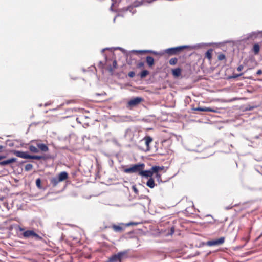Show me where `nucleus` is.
<instances>
[{
	"instance_id": "nucleus-39",
	"label": "nucleus",
	"mask_w": 262,
	"mask_h": 262,
	"mask_svg": "<svg viewBox=\"0 0 262 262\" xmlns=\"http://www.w3.org/2000/svg\"><path fill=\"white\" fill-rule=\"evenodd\" d=\"M156 175V177L159 179L160 178H161V175L160 174V173H158V174H155Z\"/></svg>"
},
{
	"instance_id": "nucleus-40",
	"label": "nucleus",
	"mask_w": 262,
	"mask_h": 262,
	"mask_svg": "<svg viewBox=\"0 0 262 262\" xmlns=\"http://www.w3.org/2000/svg\"><path fill=\"white\" fill-rule=\"evenodd\" d=\"M4 148V146L2 145H0V152L2 151L3 149Z\"/></svg>"
},
{
	"instance_id": "nucleus-29",
	"label": "nucleus",
	"mask_w": 262,
	"mask_h": 262,
	"mask_svg": "<svg viewBox=\"0 0 262 262\" xmlns=\"http://www.w3.org/2000/svg\"><path fill=\"white\" fill-rule=\"evenodd\" d=\"M217 58H218L219 60L221 61V60H223L225 59L226 57L224 54L221 53L218 55Z\"/></svg>"
},
{
	"instance_id": "nucleus-37",
	"label": "nucleus",
	"mask_w": 262,
	"mask_h": 262,
	"mask_svg": "<svg viewBox=\"0 0 262 262\" xmlns=\"http://www.w3.org/2000/svg\"><path fill=\"white\" fill-rule=\"evenodd\" d=\"M262 74V71L261 70H258L257 72H256V74L257 75H261Z\"/></svg>"
},
{
	"instance_id": "nucleus-28",
	"label": "nucleus",
	"mask_w": 262,
	"mask_h": 262,
	"mask_svg": "<svg viewBox=\"0 0 262 262\" xmlns=\"http://www.w3.org/2000/svg\"><path fill=\"white\" fill-rule=\"evenodd\" d=\"M136 67L138 69L143 68L144 67V63L142 61H140L137 63Z\"/></svg>"
},
{
	"instance_id": "nucleus-32",
	"label": "nucleus",
	"mask_w": 262,
	"mask_h": 262,
	"mask_svg": "<svg viewBox=\"0 0 262 262\" xmlns=\"http://www.w3.org/2000/svg\"><path fill=\"white\" fill-rule=\"evenodd\" d=\"M128 75L129 77L133 78L135 76V73L134 71H130L128 73Z\"/></svg>"
},
{
	"instance_id": "nucleus-24",
	"label": "nucleus",
	"mask_w": 262,
	"mask_h": 262,
	"mask_svg": "<svg viewBox=\"0 0 262 262\" xmlns=\"http://www.w3.org/2000/svg\"><path fill=\"white\" fill-rule=\"evenodd\" d=\"M178 62V59L177 58H172L169 60V64L171 66H174L177 64Z\"/></svg>"
},
{
	"instance_id": "nucleus-7",
	"label": "nucleus",
	"mask_w": 262,
	"mask_h": 262,
	"mask_svg": "<svg viewBox=\"0 0 262 262\" xmlns=\"http://www.w3.org/2000/svg\"><path fill=\"white\" fill-rule=\"evenodd\" d=\"M225 242V237H221L218 239H213L208 242V245L209 246H216L222 245Z\"/></svg>"
},
{
	"instance_id": "nucleus-34",
	"label": "nucleus",
	"mask_w": 262,
	"mask_h": 262,
	"mask_svg": "<svg viewBox=\"0 0 262 262\" xmlns=\"http://www.w3.org/2000/svg\"><path fill=\"white\" fill-rule=\"evenodd\" d=\"M244 68V66L243 65H240L237 67V71H241Z\"/></svg>"
},
{
	"instance_id": "nucleus-33",
	"label": "nucleus",
	"mask_w": 262,
	"mask_h": 262,
	"mask_svg": "<svg viewBox=\"0 0 262 262\" xmlns=\"http://www.w3.org/2000/svg\"><path fill=\"white\" fill-rule=\"evenodd\" d=\"M117 61L116 60H114L113 62V68L114 69H115L117 68Z\"/></svg>"
},
{
	"instance_id": "nucleus-9",
	"label": "nucleus",
	"mask_w": 262,
	"mask_h": 262,
	"mask_svg": "<svg viewBox=\"0 0 262 262\" xmlns=\"http://www.w3.org/2000/svg\"><path fill=\"white\" fill-rule=\"evenodd\" d=\"M122 225L123 224L113 225L111 228L115 232L121 233L124 230L123 227L122 226Z\"/></svg>"
},
{
	"instance_id": "nucleus-42",
	"label": "nucleus",
	"mask_w": 262,
	"mask_h": 262,
	"mask_svg": "<svg viewBox=\"0 0 262 262\" xmlns=\"http://www.w3.org/2000/svg\"><path fill=\"white\" fill-rule=\"evenodd\" d=\"M5 158L4 156H0V160Z\"/></svg>"
},
{
	"instance_id": "nucleus-16",
	"label": "nucleus",
	"mask_w": 262,
	"mask_h": 262,
	"mask_svg": "<svg viewBox=\"0 0 262 262\" xmlns=\"http://www.w3.org/2000/svg\"><path fill=\"white\" fill-rule=\"evenodd\" d=\"M172 74L173 76L178 77L181 74L182 70L180 68H178L172 70Z\"/></svg>"
},
{
	"instance_id": "nucleus-18",
	"label": "nucleus",
	"mask_w": 262,
	"mask_h": 262,
	"mask_svg": "<svg viewBox=\"0 0 262 262\" xmlns=\"http://www.w3.org/2000/svg\"><path fill=\"white\" fill-rule=\"evenodd\" d=\"M146 185L150 188H153L155 186V183L152 178H149L146 183Z\"/></svg>"
},
{
	"instance_id": "nucleus-8",
	"label": "nucleus",
	"mask_w": 262,
	"mask_h": 262,
	"mask_svg": "<svg viewBox=\"0 0 262 262\" xmlns=\"http://www.w3.org/2000/svg\"><path fill=\"white\" fill-rule=\"evenodd\" d=\"M195 111H202V112H214L216 113L217 112V108H212L210 107H198L194 109Z\"/></svg>"
},
{
	"instance_id": "nucleus-38",
	"label": "nucleus",
	"mask_w": 262,
	"mask_h": 262,
	"mask_svg": "<svg viewBox=\"0 0 262 262\" xmlns=\"http://www.w3.org/2000/svg\"><path fill=\"white\" fill-rule=\"evenodd\" d=\"M136 224L134 223H132V222H130V223H129L128 224H127L126 225V226H130V225H136Z\"/></svg>"
},
{
	"instance_id": "nucleus-15",
	"label": "nucleus",
	"mask_w": 262,
	"mask_h": 262,
	"mask_svg": "<svg viewBox=\"0 0 262 262\" xmlns=\"http://www.w3.org/2000/svg\"><path fill=\"white\" fill-rule=\"evenodd\" d=\"M146 62L148 66L150 68L152 67L155 64V60L152 57L148 56L146 57Z\"/></svg>"
},
{
	"instance_id": "nucleus-36",
	"label": "nucleus",
	"mask_w": 262,
	"mask_h": 262,
	"mask_svg": "<svg viewBox=\"0 0 262 262\" xmlns=\"http://www.w3.org/2000/svg\"><path fill=\"white\" fill-rule=\"evenodd\" d=\"M167 140H165L161 142V145H162V147L164 146V145H165V143L167 142Z\"/></svg>"
},
{
	"instance_id": "nucleus-41",
	"label": "nucleus",
	"mask_w": 262,
	"mask_h": 262,
	"mask_svg": "<svg viewBox=\"0 0 262 262\" xmlns=\"http://www.w3.org/2000/svg\"><path fill=\"white\" fill-rule=\"evenodd\" d=\"M140 52H150H150H151V51H140Z\"/></svg>"
},
{
	"instance_id": "nucleus-3",
	"label": "nucleus",
	"mask_w": 262,
	"mask_h": 262,
	"mask_svg": "<svg viewBox=\"0 0 262 262\" xmlns=\"http://www.w3.org/2000/svg\"><path fill=\"white\" fill-rule=\"evenodd\" d=\"M145 164L144 163H138L132 165L129 168H126L124 171L127 173H137L140 175L142 169H144Z\"/></svg>"
},
{
	"instance_id": "nucleus-35",
	"label": "nucleus",
	"mask_w": 262,
	"mask_h": 262,
	"mask_svg": "<svg viewBox=\"0 0 262 262\" xmlns=\"http://www.w3.org/2000/svg\"><path fill=\"white\" fill-rule=\"evenodd\" d=\"M243 73H240V74H235V75H234L232 76V77H233V78H237V77H239V76H242V75H243Z\"/></svg>"
},
{
	"instance_id": "nucleus-6",
	"label": "nucleus",
	"mask_w": 262,
	"mask_h": 262,
	"mask_svg": "<svg viewBox=\"0 0 262 262\" xmlns=\"http://www.w3.org/2000/svg\"><path fill=\"white\" fill-rule=\"evenodd\" d=\"M188 48L187 46H182L174 48H170L167 49L165 50V53L170 55H176L179 54L183 49Z\"/></svg>"
},
{
	"instance_id": "nucleus-27",
	"label": "nucleus",
	"mask_w": 262,
	"mask_h": 262,
	"mask_svg": "<svg viewBox=\"0 0 262 262\" xmlns=\"http://www.w3.org/2000/svg\"><path fill=\"white\" fill-rule=\"evenodd\" d=\"M33 168V165L31 164H28L26 165L25 167V169L26 171L31 170Z\"/></svg>"
},
{
	"instance_id": "nucleus-23",
	"label": "nucleus",
	"mask_w": 262,
	"mask_h": 262,
	"mask_svg": "<svg viewBox=\"0 0 262 262\" xmlns=\"http://www.w3.org/2000/svg\"><path fill=\"white\" fill-rule=\"evenodd\" d=\"M29 150L32 152H34V153H37L39 152V150L35 146H33V145H30L29 146Z\"/></svg>"
},
{
	"instance_id": "nucleus-19",
	"label": "nucleus",
	"mask_w": 262,
	"mask_h": 262,
	"mask_svg": "<svg viewBox=\"0 0 262 262\" xmlns=\"http://www.w3.org/2000/svg\"><path fill=\"white\" fill-rule=\"evenodd\" d=\"M212 52L213 50L212 49H210L208 50L205 53V57L208 59L210 61H211L212 59Z\"/></svg>"
},
{
	"instance_id": "nucleus-10",
	"label": "nucleus",
	"mask_w": 262,
	"mask_h": 262,
	"mask_svg": "<svg viewBox=\"0 0 262 262\" xmlns=\"http://www.w3.org/2000/svg\"><path fill=\"white\" fill-rule=\"evenodd\" d=\"M145 141V143L146 146V150L148 151L150 150L149 144L152 142V138L149 136H145L143 139Z\"/></svg>"
},
{
	"instance_id": "nucleus-12",
	"label": "nucleus",
	"mask_w": 262,
	"mask_h": 262,
	"mask_svg": "<svg viewBox=\"0 0 262 262\" xmlns=\"http://www.w3.org/2000/svg\"><path fill=\"white\" fill-rule=\"evenodd\" d=\"M151 171L152 173V175L155 174H158L159 173L160 171H163L164 169V166H152L151 168Z\"/></svg>"
},
{
	"instance_id": "nucleus-4",
	"label": "nucleus",
	"mask_w": 262,
	"mask_h": 262,
	"mask_svg": "<svg viewBox=\"0 0 262 262\" xmlns=\"http://www.w3.org/2000/svg\"><path fill=\"white\" fill-rule=\"evenodd\" d=\"M128 257V253L126 251H121L112 255L110 258L112 262H122Z\"/></svg>"
},
{
	"instance_id": "nucleus-13",
	"label": "nucleus",
	"mask_w": 262,
	"mask_h": 262,
	"mask_svg": "<svg viewBox=\"0 0 262 262\" xmlns=\"http://www.w3.org/2000/svg\"><path fill=\"white\" fill-rule=\"evenodd\" d=\"M141 176L146 177V178H151L152 176V173L151 171V169L149 170H144V169H142L140 175Z\"/></svg>"
},
{
	"instance_id": "nucleus-21",
	"label": "nucleus",
	"mask_w": 262,
	"mask_h": 262,
	"mask_svg": "<svg viewBox=\"0 0 262 262\" xmlns=\"http://www.w3.org/2000/svg\"><path fill=\"white\" fill-rule=\"evenodd\" d=\"M45 158L42 156H37V155H30L29 159H35V160H41L45 159Z\"/></svg>"
},
{
	"instance_id": "nucleus-2",
	"label": "nucleus",
	"mask_w": 262,
	"mask_h": 262,
	"mask_svg": "<svg viewBox=\"0 0 262 262\" xmlns=\"http://www.w3.org/2000/svg\"><path fill=\"white\" fill-rule=\"evenodd\" d=\"M68 173L66 171L59 173L57 177H53L51 179L50 182L52 186L55 187L58 185L59 182L68 179Z\"/></svg>"
},
{
	"instance_id": "nucleus-22",
	"label": "nucleus",
	"mask_w": 262,
	"mask_h": 262,
	"mask_svg": "<svg viewBox=\"0 0 262 262\" xmlns=\"http://www.w3.org/2000/svg\"><path fill=\"white\" fill-rule=\"evenodd\" d=\"M149 74V72L148 70H144L140 73L139 75L141 78H143L146 77Z\"/></svg>"
},
{
	"instance_id": "nucleus-25",
	"label": "nucleus",
	"mask_w": 262,
	"mask_h": 262,
	"mask_svg": "<svg viewBox=\"0 0 262 262\" xmlns=\"http://www.w3.org/2000/svg\"><path fill=\"white\" fill-rule=\"evenodd\" d=\"M36 185L38 188H39V189L42 188V186L41 185V179L40 178H38L36 179Z\"/></svg>"
},
{
	"instance_id": "nucleus-17",
	"label": "nucleus",
	"mask_w": 262,
	"mask_h": 262,
	"mask_svg": "<svg viewBox=\"0 0 262 262\" xmlns=\"http://www.w3.org/2000/svg\"><path fill=\"white\" fill-rule=\"evenodd\" d=\"M37 146L42 151L47 152L49 150L48 147L44 144H37Z\"/></svg>"
},
{
	"instance_id": "nucleus-11",
	"label": "nucleus",
	"mask_w": 262,
	"mask_h": 262,
	"mask_svg": "<svg viewBox=\"0 0 262 262\" xmlns=\"http://www.w3.org/2000/svg\"><path fill=\"white\" fill-rule=\"evenodd\" d=\"M14 154L18 157L24 158V159H29V155H28L27 152L21 151H15Z\"/></svg>"
},
{
	"instance_id": "nucleus-30",
	"label": "nucleus",
	"mask_w": 262,
	"mask_h": 262,
	"mask_svg": "<svg viewBox=\"0 0 262 262\" xmlns=\"http://www.w3.org/2000/svg\"><path fill=\"white\" fill-rule=\"evenodd\" d=\"M132 189L136 194H138L139 191L135 185H133Z\"/></svg>"
},
{
	"instance_id": "nucleus-14",
	"label": "nucleus",
	"mask_w": 262,
	"mask_h": 262,
	"mask_svg": "<svg viewBox=\"0 0 262 262\" xmlns=\"http://www.w3.org/2000/svg\"><path fill=\"white\" fill-rule=\"evenodd\" d=\"M17 159L15 158H12L7 160L0 162V166H5L11 163L16 162Z\"/></svg>"
},
{
	"instance_id": "nucleus-43",
	"label": "nucleus",
	"mask_w": 262,
	"mask_h": 262,
	"mask_svg": "<svg viewBox=\"0 0 262 262\" xmlns=\"http://www.w3.org/2000/svg\"><path fill=\"white\" fill-rule=\"evenodd\" d=\"M96 95H100V94H96Z\"/></svg>"
},
{
	"instance_id": "nucleus-20",
	"label": "nucleus",
	"mask_w": 262,
	"mask_h": 262,
	"mask_svg": "<svg viewBox=\"0 0 262 262\" xmlns=\"http://www.w3.org/2000/svg\"><path fill=\"white\" fill-rule=\"evenodd\" d=\"M159 154L160 155H166L168 154L169 151V149L168 147L165 148L164 150H163L162 148H161L160 149L158 150Z\"/></svg>"
},
{
	"instance_id": "nucleus-1",
	"label": "nucleus",
	"mask_w": 262,
	"mask_h": 262,
	"mask_svg": "<svg viewBox=\"0 0 262 262\" xmlns=\"http://www.w3.org/2000/svg\"><path fill=\"white\" fill-rule=\"evenodd\" d=\"M18 230L22 233L23 236L25 238H34L36 241H43V238L37 234L32 230H25V229L21 227H18Z\"/></svg>"
},
{
	"instance_id": "nucleus-5",
	"label": "nucleus",
	"mask_w": 262,
	"mask_h": 262,
	"mask_svg": "<svg viewBox=\"0 0 262 262\" xmlns=\"http://www.w3.org/2000/svg\"><path fill=\"white\" fill-rule=\"evenodd\" d=\"M144 99L141 97H137L131 99L126 104V107L132 109L134 107L138 105L140 103L143 102Z\"/></svg>"
},
{
	"instance_id": "nucleus-26",
	"label": "nucleus",
	"mask_w": 262,
	"mask_h": 262,
	"mask_svg": "<svg viewBox=\"0 0 262 262\" xmlns=\"http://www.w3.org/2000/svg\"><path fill=\"white\" fill-rule=\"evenodd\" d=\"M253 50L255 54H257L259 51V46L257 44H255L253 46Z\"/></svg>"
},
{
	"instance_id": "nucleus-31",
	"label": "nucleus",
	"mask_w": 262,
	"mask_h": 262,
	"mask_svg": "<svg viewBox=\"0 0 262 262\" xmlns=\"http://www.w3.org/2000/svg\"><path fill=\"white\" fill-rule=\"evenodd\" d=\"M175 231V228L174 226H172L170 228V232L168 233L169 235H172Z\"/></svg>"
}]
</instances>
